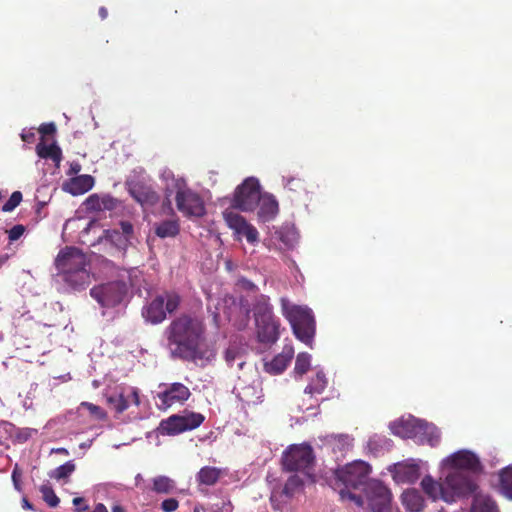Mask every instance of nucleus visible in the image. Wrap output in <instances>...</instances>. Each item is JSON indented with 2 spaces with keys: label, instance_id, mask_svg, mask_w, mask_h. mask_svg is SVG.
<instances>
[{
  "label": "nucleus",
  "instance_id": "obj_32",
  "mask_svg": "<svg viewBox=\"0 0 512 512\" xmlns=\"http://www.w3.org/2000/svg\"><path fill=\"white\" fill-rule=\"evenodd\" d=\"M180 418L183 423V428L186 429V431L198 428L205 420V416L203 414L187 410L183 411Z\"/></svg>",
  "mask_w": 512,
  "mask_h": 512
},
{
  "label": "nucleus",
  "instance_id": "obj_43",
  "mask_svg": "<svg viewBox=\"0 0 512 512\" xmlns=\"http://www.w3.org/2000/svg\"><path fill=\"white\" fill-rule=\"evenodd\" d=\"M81 406L86 408L89 413L98 420H105L107 418V413L98 405L90 402H82Z\"/></svg>",
  "mask_w": 512,
  "mask_h": 512
},
{
  "label": "nucleus",
  "instance_id": "obj_7",
  "mask_svg": "<svg viewBox=\"0 0 512 512\" xmlns=\"http://www.w3.org/2000/svg\"><path fill=\"white\" fill-rule=\"evenodd\" d=\"M261 196L258 180L250 177L237 187L232 205L241 211H253L261 200Z\"/></svg>",
  "mask_w": 512,
  "mask_h": 512
},
{
  "label": "nucleus",
  "instance_id": "obj_61",
  "mask_svg": "<svg viewBox=\"0 0 512 512\" xmlns=\"http://www.w3.org/2000/svg\"><path fill=\"white\" fill-rule=\"evenodd\" d=\"M59 453L68 454V451L65 448H60L57 450Z\"/></svg>",
  "mask_w": 512,
  "mask_h": 512
},
{
  "label": "nucleus",
  "instance_id": "obj_55",
  "mask_svg": "<svg viewBox=\"0 0 512 512\" xmlns=\"http://www.w3.org/2000/svg\"><path fill=\"white\" fill-rule=\"evenodd\" d=\"M81 170V165L78 162H73L70 164L69 174H77Z\"/></svg>",
  "mask_w": 512,
  "mask_h": 512
},
{
  "label": "nucleus",
  "instance_id": "obj_46",
  "mask_svg": "<svg viewBox=\"0 0 512 512\" xmlns=\"http://www.w3.org/2000/svg\"><path fill=\"white\" fill-rule=\"evenodd\" d=\"M241 355L237 348L229 347L225 351V361L228 366L232 367L237 359H240Z\"/></svg>",
  "mask_w": 512,
  "mask_h": 512
},
{
  "label": "nucleus",
  "instance_id": "obj_33",
  "mask_svg": "<svg viewBox=\"0 0 512 512\" xmlns=\"http://www.w3.org/2000/svg\"><path fill=\"white\" fill-rule=\"evenodd\" d=\"M121 232L118 230H107L106 234L107 237H109L111 240L118 239L120 240L121 237L124 238V244L126 245L127 242H129L130 238L133 235L134 228L133 225L129 221H121L120 224Z\"/></svg>",
  "mask_w": 512,
  "mask_h": 512
},
{
  "label": "nucleus",
  "instance_id": "obj_4",
  "mask_svg": "<svg viewBox=\"0 0 512 512\" xmlns=\"http://www.w3.org/2000/svg\"><path fill=\"white\" fill-rule=\"evenodd\" d=\"M315 463V455L309 444L291 445L282 456L283 470L288 472H302L315 482L311 473Z\"/></svg>",
  "mask_w": 512,
  "mask_h": 512
},
{
  "label": "nucleus",
  "instance_id": "obj_39",
  "mask_svg": "<svg viewBox=\"0 0 512 512\" xmlns=\"http://www.w3.org/2000/svg\"><path fill=\"white\" fill-rule=\"evenodd\" d=\"M311 356L308 353H299L294 367V372L303 376L310 369Z\"/></svg>",
  "mask_w": 512,
  "mask_h": 512
},
{
  "label": "nucleus",
  "instance_id": "obj_2",
  "mask_svg": "<svg viewBox=\"0 0 512 512\" xmlns=\"http://www.w3.org/2000/svg\"><path fill=\"white\" fill-rule=\"evenodd\" d=\"M370 473V466L364 461H354L346 464L344 467L337 469L334 472V481L332 487L338 491L342 501L354 502L358 507L364 505L361 495H357L352 490H357L370 482L368 475Z\"/></svg>",
  "mask_w": 512,
  "mask_h": 512
},
{
  "label": "nucleus",
  "instance_id": "obj_57",
  "mask_svg": "<svg viewBox=\"0 0 512 512\" xmlns=\"http://www.w3.org/2000/svg\"><path fill=\"white\" fill-rule=\"evenodd\" d=\"M22 507L27 510H33V505L25 497L22 499Z\"/></svg>",
  "mask_w": 512,
  "mask_h": 512
},
{
  "label": "nucleus",
  "instance_id": "obj_12",
  "mask_svg": "<svg viewBox=\"0 0 512 512\" xmlns=\"http://www.w3.org/2000/svg\"><path fill=\"white\" fill-rule=\"evenodd\" d=\"M124 285L119 282H110L90 290V295L103 307H114L124 297Z\"/></svg>",
  "mask_w": 512,
  "mask_h": 512
},
{
  "label": "nucleus",
  "instance_id": "obj_35",
  "mask_svg": "<svg viewBox=\"0 0 512 512\" xmlns=\"http://www.w3.org/2000/svg\"><path fill=\"white\" fill-rule=\"evenodd\" d=\"M292 359V353L288 355L279 354L273 358V360L267 364V371L280 374L282 373L288 366L289 362Z\"/></svg>",
  "mask_w": 512,
  "mask_h": 512
},
{
  "label": "nucleus",
  "instance_id": "obj_15",
  "mask_svg": "<svg viewBox=\"0 0 512 512\" xmlns=\"http://www.w3.org/2000/svg\"><path fill=\"white\" fill-rule=\"evenodd\" d=\"M223 217L229 228L236 234L245 236L249 243L254 244L258 241L257 229L249 224L244 217L233 211H225Z\"/></svg>",
  "mask_w": 512,
  "mask_h": 512
},
{
  "label": "nucleus",
  "instance_id": "obj_62",
  "mask_svg": "<svg viewBox=\"0 0 512 512\" xmlns=\"http://www.w3.org/2000/svg\"><path fill=\"white\" fill-rule=\"evenodd\" d=\"M243 365H244V362H243V361H241V362H239V363H238L239 368H242V367H243Z\"/></svg>",
  "mask_w": 512,
  "mask_h": 512
},
{
  "label": "nucleus",
  "instance_id": "obj_31",
  "mask_svg": "<svg viewBox=\"0 0 512 512\" xmlns=\"http://www.w3.org/2000/svg\"><path fill=\"white\" fill-rule=\"evenodd\" d=\"M221 470L217 467L205 466L200 469L197 474V481L200 484L206 486H212L217 483L219 478L221 477Z\"/></svg>",
  "mask_w": 512,
  "mask_h": 512
},
{
  "label": "nucleus",
  "instance_id": "obj_17",
  "mask_svg": "<svg viewBox=\"0 0 512 512\" xmlns=\"http://www.w3.org/2000/svg\"><path fill=\"white\" fill-rule=\"evenodd\" d=\"M259 342L273 344L279 339V320L274 316L270 320H259L255 322Z\"/></svg>",
  "mask_w": 512,
  "mask_h": 512
},
{
  "label": "nucleus",
  "instance_id": "obj_9",
  "mask_svg": "<svg viewBox=\"0 0 512 512\" xmlns=\"http://www.w3.org/2000/svg\"><path fill=\"white\" fill-rule=\"evenodd\" d=\"M55 265L61 274L87 269L86 255L78 248L66 247L56 257Z\"/></svg>",
  "mask_w": 512,
  "mask_h": 512
},
{
  "label": "nucleus",
  "instance_id": "obj_40",
  "mask_svg": "<svg viewBox=\"0 0 512 512\" xmlns=\"http://www.w3.org/2000/svg\"><path fill=\"white\" fill-rule=\"evenodd\" d=\"M75 469L76 466L73 461H67L63 465L57 467L51 474V477L57 480L66 479L75 471Z\"/></svg>",
  "mask_w": 512,
  "mask_h": 512
},
{
  "label": "nucleus",
  "instance_id": "obj_48",
  "mask_svg": "<svg viewBox=\"0 0 512 512\" xmlns=\"http://www.w3.org/2000/svg\"><path fill=\"white\" fill-rule=\"evenodd\" d=\"M178 501L174 498L166 499L162 502L161 508L164 512H173L178 508Z\"/></svg>",
  "mask_w": 512,
  "mask_h": 512
},
{
  "label": "nucleus",
  "instance_id": "obj_19",
  "mask_svg": "<svg viewBox=\"0 0 512 512\" xmlns=\"http://www.w3.org/2000/svg\"><path fill=\"white\" fill-rule=\"evenodd\" d=\"M131 398L132 403L135 406L140 405L139 390L136 387L130 388V394L125 395L124 392L113 394L107 397V403L116 414H122L129 408V399Z\"/></svg>",
  "mask_w": 512,
  "mask_h": 512
},
{
  "label": "nucleus",
  "instance_id": "obj_13",
  "mask_svg": "<svg viewBox=\"0 0 512 512\" xmlns=\"http://www.w3.org/2000/svg\"><path fill=\"white\" fill-rule=\"evenodd\" d=\"M126 185L130 196L142 207H153L160 200V196L153 186L144 181H128Z\"/></svg>",
  "mask_w": 512,
  "mask_h": 512
},
{
  "label": "nucleus",
  "instance_id": "obj_58",
  "mask_svg": "<svg viewBox=\"0 0 512 512\" xmlns=\"http://www.w3.org/2000/svg\"><path fill=\"white\" fill-rule=\"evenodd\" d=\"M99 16L101 17L102 20L107 18L108 11H107V9L105 7H100L99 8Z\"/></svg>",
  "mask_w": 512,
  "mask_h": 512
},
{
  "label": "nucleus",
  "instance_id": "obj_53",
  "mask_svg": "<svg viewBox=\"0 0 512 512\" xmlns=\"http://www.w3.org/2000/svg\"><path fill=\"white\" fill-rule=\"evenodd\" d=\"M21 139L24 142L32 143L35 140V132L32 130L24 131L23 133H21Z\"/></svg>",
  "mask_w": 512,
  "mask_h": 512
},
{
  "label": "nucleus",
  "instance_id": "obj_22",
  "mask_svg": "<svg viewBox=\"0 0 512 512\" xmlns=\"http://www.w3.org/2000/svg\"><path fill=\"white\" fill-rule=\"evenodd\" d=\"M257 206L259 207L258 217L263 222L272 220L279 211L277 200L273 195L269 194L262 195Z\"/></svg>",
  "mask_w": 512,
  "mask_h": 512
},
{
  "label": "nucleus",
  "instance_id": "obj_8",
  "mask_svg": "<svg viewBox=\"0 0 512 512\" xmlns=\"http://www.w3.org/2000/svg\"><path fill=\"white\" fill-rule=\"evenodd\" d=\"M364 491L371 512H392V493L381 481L371 480Z\"/></svg>",
  "mask_w": 512,
  "mask_h": 512
},
{
  "label": "nucleus",
  "instance_id": "obj_6",
  "mask_svg": "<svg viewBox=\"0 0 512 512\" xmlns=\"http://www.w3.org/2000/svg\"><path fill=\"white\" fill-rule=\"evenodd\" d=\"M444 489V501L453 503L460 498L475 495L478 486L467 472L452 471L444 479Z\"/></svg>",
  "mask_w": 512,
  "mask_h": 512
},
{
  "label": "nucleus",
  "instance_id": "obj_50",
  "mask_svg": "<svg viewBox=\"0 0 512 512\" xmlns=\"http://www.w3.org/2000/svg\"><path fill=\"white\" fill-rule=\"evenodd\" d=\"M38 131L44 136V135H52L56 132V126L54 123H44L42 124Z\"/></svg>",
  "mask_w": 512,
  "mask_h": 512
},
{
  "label": "nucleus",
  "instance_id": "obj_14",
  "mask_svg": "<svg viewBox=\"0 0 512 512\" xmlns=\"http://www.w3.org/2000/svg\"><path fill=\"white\" fill-rule=\"evenodd\" d=\"M223 217L229 228L236 234L245 236L249 243L254 244L258 241L257 229L249 224L244 217L233 211H225Z\"/></svg>",
  "mask_w": 512,
  "mask_h": 512
},
{
  "label": "nucleus",
  "instance_id": "obj_38",
  "mask_svg": "<svg viewBox=\"0 0 512 512\" xmlns=\"http://www.w3.org/2000/svg\"><path fill=\"white\" fill-rule=\"evenodd\" d=\"M161 296L165 298L164 309L166 313L172 314L179 308L181 297L177 292L165 291Z\"/></svg>",
  "mask_w": 512,
  "mask_h": 512
},
{
  "label": "nucleus",
  "instance_id": "obj_49",
  "mask_svg": "<svg viewBox=\"0 0 512 512\" xmlns=\"http://www.w3.org/2000/svg\"><path fill=\"white\" fill-rule=\"evenodd\" d=\"M406 476L410 482H414L419 477V467L417 465L407 466Z\"/></svg>",
  "mask_w": 512,
  "mask_h": 512
},
{
  "label": "nucleus",
  "instance_id": "obj_36",
  "mask_svg": "<svg viewBox=\"0 0 512 512\" xmlns=\"http://www.w3.org/2000/svg\"><path fill=\"white\" fill-rule=\"evenodd\" d=\"M303 485V480L298 475H292L287 479L282 494L287 498H292L303 488Z\"/></svg>",
  "mask_w": 512,
  "mask_h": 512
},
{
  "label": "nucleus",
  "instance_id": "obj_11",
  "mask_svg": "<svg viewBox=\"0 0 512 512\" xmlns=\"http://www.w3.org/2000/svg\"><path fill=\"white\" fill-rule=\"evenodd\" d=\"M159 388L163 389L157 394V398L160 400L159 408L162 410H167L175 404H183L191 396L189 388L180 382L162 383Z\"/></svg>",
  "mask_w": 512,
  "mask_h": 512
},
{
  "label": "nucleus",
  "instance_id": "obj_18",
  "mask_svg": "<svg viewBox=\"0 0 512 512\" xmlns=\"http://www.w3.org/2000/svg\"><path fill=\"white\" fill-rule=\"evenodd\" d=\"M118 199L109 194H91L85 201L84 206L87 212L113 211L119 206Z\"/></svg>",
  "mask_w": 512,
  "mask_h": 512
},
{
  "label": "nucleus",
  "instance_id": "obj_64",
  "mask_svg": "<svg viewBox=\"0 0 512 512\" xmlns=\"http://www.w3.org/2000/svg\"><path fill=\"white\" fill-rule=\"evenodd\" d=\"M3 197V194H2V191H0V200L2 199Z\"/></svg>",
  "mask_w": 512,
  "mask_h": 512
},
{
  "label": "nucleus",
  "instance_id": "obj_56",
  "mask_svg": "<svg viewBox=\"0 0 512 512\" xmlns=\"http://www.w3.org/2000/svg\"><path fill=\"white\" fill-rule=\"evenodd\" d=\"M92 512H108L106 506L102 503H98Z\"/></svg>",
  "mask_w": 512,
  "mask_h": 512
},
{
  "label": "nucleus",
  "instance_id": "obj_27",
  "mask_svg": "<svg viewBox=\"0 0 512 512\" xmlns=\"http://www.w3.org/2000/svg\"><path fill=\"white\" fill-rule=\"evenodd\" d=\"M36 153L42 159H51L56 167H59L62 161V150L56 143L46 145L41 141L36 146Z\"/></svg>",
  "mask_w": 512,
  "mask_h": 512
},
{
  "label": "nucleus",
  "instance_id": "obj_5",
  "mask_svg": "<svg viewBox=\"0 0 512 512\" xmlns=\"http://www.w3.org/2000/svg\"><path fill=\"white\" fill-rule=\"evenodd\" d=\"M390 429L394 435L404 439H415L425 435L429 436L430 445L434 446L439 442V435L435 427L414 417L394 421L390 424Z\"/></svg>",
  "mask_w": 512,
  "mask_h": 512
},
{
  "label": "nucleus",
  "instance_id": "obj_10",
  "mask_svg": "<svg viewBox=\"0 0 512 512\" xmlns=\"http://www.w3.org/2000/svg\"><path fill=\"white\" fill-rule=\"evenodd\" d=\"M177 209L186 217H202L206 210L203 199L190 189H179L175 197Z\"/></svg>",
  "mask_w": 512,
  "mask_h": 512
},
{
  "label": "nucleus",
  "instance_id": "obj_1",
  "mask_svg": "<svg viewBox=\"0 0 512 512\" xmlns=\"http://www.w3.org/2000/svg\"><path fill=\"white\" fill-rule=\"evenodd\" d=\"M165 334L173 356L193 360L204 340L205 325L198 317L181 314L169 324Z\"/></svg>",
  "mask_w": 512,
  "mask_h": 512
},
{
  "label": "nucleus",
  "instance_id": "obj_28",
  "mask_svg": "<svg viewBox=\"0 0 512 512\" xmlns=\"http://www.w3.org/2000/svg\"><path fill=\"white\" fill-rule=\"evenodd\" d=\"M470 512H499V509L489 495L476 493Z\"/></svg>",
  "mask_w": 512,
  "mask_h": 512
},
{
  "label": "nucleus",
  "instance_id": "obj_45",
  "mask_svg": "<svg viewBox=\"0 0 512 512\" xmlns=\"http://www.w3.org/2000/svg\"><path fill=\"white\" fill-rule=\"evenodd\" d=\"M334 447L333 450L338 448L340 451L348 450L352 446V438L348 435H338L334 437Z\"/></svg>",
  "mask_w": 512,
  "mask_h": 512
},
{
  "label": "nucleus",
  "instance_id": "obj_59",
  "mask_svg": "<svg viewBox=\"0 0 512 512\" xmlns=\"http://www.w3.org/2000/svg\"><path fill=\"white\" fill-rule=\"evenodd\" d=\"M112 512H126V510L123 506L116 504L112 507Z\"/></svg>",
  "mask_w": 512,
  "mask_h": 512
},
{
  "label": "nucleus",
  "instance_id": "obj_30",
  "mask_svg": "<svg viewBox=\"0 0 512 512\" xmlns=\"http://www.w3.org/2000/svg\"><path fill=\"white\" fill-rule=\"evenodd\" d=\"M63 278L74 289H85L90 283V274L87 269L64 274Z\"/></svg>",
  "mask_w": 512,
  "mask_h": 512
},
{
  "label": "nucleus",
  "instance_id": "obj_34",
  "mask_svg": "<svg viewBox=\"0 0 512 512\" xmlns=\"http://www.w3.org/2000/svg\"><path fill=\"white\" fill-rule=\"evenodd\" d=\"M502 493L512 499V465L503 468L499 474Z\"/></svg>",
  "mask_w": 512,
  "mask_h": 512
},
{
  "label": "nucleus",
  "instance_id": "obj_3",
  "mask_svg": "<svg viewBox=\"0 0 512 512\" xmlns=\"http://www.w3.org/2000/svg\"><path fill=\"white\" fill-rule=\"evenodd\" d=\"M281 309L296 338L312 347L316 333V322L312 310L307 306L292 304L286 298H281Z\"/></svg>",
  "mask_w": 512,
  "mask_h": 512
},
{
  "label": "nucleus",
  "instance_id": "obj_20",
  "mask_svg": "<svg viewBox=\"0 0 512 512\" xmlns=\"http://www.w3.org/2000/svg\"><path fill=\"white\" fill-rule=\"evenodd\" d=\"M165 298L161 295L156 296L149 302L142 311L146 321L152 324H159L166 319V310L164 309Z\"/></svg>",
  "mask_w": 512,
  "mask_h": 512
},
{
  "label": "nucleus",
  "instance_id": "obj_25",
  "mask_svg": "<svg viewBox=\"0 0 512 512\" xmlns=\"http://www.w3.org/2000/svg\"><path fill=\"white\" fill-rule=\"evenodd\" d=\"M158 429L162 435L169 436L178 435L186 431V429L183 428L180 414H173L167 419L162 420Z\"/></svg>",
  "mask_w": 512,
  "mask_h": 512
},
{
  "label": "nucleus",
  "instance_id": "obj_29",
  "mask_svg": "<svg viewBox=\"0 0 512 512\" xmlns=\"http://www.w3.org/2000/svg\"><path fill=\"white\" fill-rule=\"evenodd\" d=\"M154 232L160 238H173L179 234L180 224L178 220H164L160 223L155 224Z\"/></svg>",
  "mask_w": 512,
  "mask_h": 512
},
{
  "label": "nucleus",
  "instance_id": "obj_16",
  "mask_svg": "<svg viewBox=\"0 0 512 512\" xmlns=\"http://www.w3.org/2000/svg\"><path fill=\"white\" fill-rule=\"evenodd\" d=\"M445 463L453 468L454 471L477 472L481 469L479 458L468 450H461L453 453L445 460Z\"/></svg>",
  "mask_w": 512,
  "mask_h": 512
},
{
  "label": "nucleus",
  "instance_id": "obj_26",
  "mask_svg": "<svg viewBox=\"0 0 512 512\" xmlns=\"http://www.w3.org/2000/svg\"><path fill=\"white\" fill-rule=\"evenodd\" d=\"M421 488L424 491V493L432 500H444V481L442 483H439L435 481L430 475H426L421 480Z\"/></svg>",
  "mask_w": 512,
  "mask_h": 512
},
{
  "label": "nucleus",
  "instance_id": "obj_63",
  "mask_svg": "<svg viewBox=\"0 0 512 512\" xmlns=\"http://www.w3.org/2000/svg\"><path fill=\"white\" fill-rule=\"evenodd\" d=\"M193 512H200V509L198 507H195Z\"/></svg>",
  "mask_w": 512,
  "mask_h": 512
},
{
  "label": "nucleus",
  "instance_id": "obj_44",
  "mask_svg": "<svg viewBox=\"0 0 512 512\" xmlns=\"http://www.w3.org/2000/svg\"><path fill=\"white\" fill-rule=\"evenodd\" d=\"M22 201V193L20 191H14L8 201L2 206L3 212L13 211Z\"/></svg>",
  "mask_w": 512,
  "mask_h": 512
},
{
  "label": "nucleus",
  "instance_id": "obj_47",
  "mask_svg": "<svg viewBox=\"0 0 512 512\" xmlns=\"http://www.w3.org/2000/svg\"><path fill=\"white\" fill-rule=\"evenodd\" d=\"M25 232V226L17 224L8 231V239L11 242L17 241Z\"/></svg>",
  "mask_w": 512,
  "mask_h": 512
},
{
  "label": "nucleus",
  "instance_id": "obj_51",
  "mask_svg": "<svg viewBox=\"0 0 512 512\" xmlns=\"http://www.w3.org/2000/svg\"><path fill=\"white\" fill-rule=\"evenodd\" d=\"M20 478H21V472L18 468V465H15L13 472H12V481H13L15 489L18 491H21Z\"/></svg>",
  "mask_w": 512,
  "mask_h": 512
},
{
  "label": "nucleus",
  "instance_id": "obj_52",
  "mask_svg": "<svg viewBox=\"0 0 512 512\" xmlns=\"http://www.w3.org/2000/svg\"><path fill=\"white\" fill-rule=\"evenodd\" d=\"M286 187L289 190H297L298 188H302V182L298 178H290L286 182Z\"/></svg>",
  "mask_w": 512,
  "mask_h": 512
},
{
  "label": "nucleus",
  "instance_id": "obj_41",
  "mask_svg": "<svg viewBox=\"0 0 512 512\" xmlns=\"http://www.w3.org/2000/svg\"><path fill=\"white\" fill-rule=\"evenodd\" d=\"M40 492L42 494L43 500L50 506L56 507L60 500L58 496L55 494L53 488L49 484H43L40 486Z\"/></svg>",
  "mask_w": 512,
  "mask_h": 512
},
{
  "label": "nucleus",
  "instance_id": "obj_54",
  "mask_svg": "<svg viewBox=\"0 0 512 512\" xmlns=\"http://www.w3.org/2000/svg\"><path fill=\"white\" fill-rule=\"evenodd\" d=\"M84 502V499L81 497H76L73 499V504L77 506V511H85L88 509L87 505H84L83 507H79L80 504Z\"/></svg>",
  "mask_w": 512,
  "mask_h": 512
},
{
  "label": "nucleus",
  "instance_id": "obj_21",
  "mask_svg": "<svg viewBox=\"0 0 512 512\" xmlns=\"http://www.w3.org/2000/svg\"><path fill=\"white\" fill-rule=\"evenodd\" d=\"M94 186V178L91 175L84 174L73 177L65 183L63 189L71 195H82Z\"/></svg>",
  "mask_w": 512,
  "mask_h": 512
},
{
  "label": "nucleus",
  "instance_id": "obj_60",
  "mask_svg": "<svg viewBox=\"0 0 512 512\" xmlns=\"http://www.w3.org/2000/svg\"><path fill=\"white\" fill-rule=\"evenodd\" d=\"M270 500H271L273 508L274 509H279L278 505L275 504V495L274 494H272Z\"/></svg>",
  "mask_w": 512,
  "mask_h": 512
},
{
  "label": "nucleus",
  "instance_id": "obj_37",
  "mask_svg": "<svg viewBox=\"0 0 512 512\" xmlns=\"http://www.w3.org/2000/svg\"><path fill=\"white\" fill-rule=\"evenodd\" d=\"M327 385V380L325 378L324 373L318 372L315 378L306 386L305 393L314 395L321 394Z\"/></svg>",
  "mask_w": 512,
  "mask_h": 512
},
{
  "label": "nucleus",
  "instance_id": "obj_24",
  "mask_svg": "<svg viewBox=\"0 0 512 512\" xmlns=\"http://www.w3.org/2000/svg\"><path fill=\"white\" fill-rule=\"evenodd\" d=\"M253 313L255 322L259 320H270L274 317L273 306L270 304V299L266 295H260L256 298L253 306Z\"/></svg>",
  "mask_w": 512,
  "mask_h": 512
},
{
  "label": "nucleus",
  "instance_id": "obj_42",
  "mask_svg": "<svg viewBox=\"0 0 512 512\" xmlns=\"http://www.w3.org/2000/svg\"><path fill=\"white\" fill-rule=\"evenodd\" d=\"M172 487V481L164 476H159L153 481V490L158 493H168Z\"/></svg>",
  "mask_w": 512,
  "mask_h": 512
},
{
  "label": "nucleus",
  "instance_id": "obj_23",
  "mask_svg": "<svg viewBox=\"0 0 512 512\" xmlns=\"http://www.w3.org/2000/svg\"><path fill=\"white\" fill-rule=\"evenodd\" d=\"M403 506L410 512H420L424 508V498L416 489H408L401 496Z\"/></svg>",
  "mask_w": 512,
  "mask_h": 512
}]
</instances>
